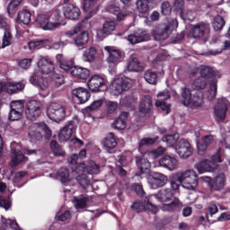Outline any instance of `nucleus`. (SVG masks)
I'll return each instance as SVG.
<instances>
[{
  "label": "nucleus",
  "mask_w": 230,
  "mask_h": 230,
  "mask_svg": "<svg viewBox=\"0 0 230 230\" xmlns=\"http://www.w3.org/2000/svg\"><path fill=\"white\" fill-rule=\"evenodd\" d=\"M172 191H179L181 186L185 190L195 191L199 186L197 172L193 170H186L176 172L170 181Z\"/></svg>",
  "instance_id": "nucleus-1"
},
{
  "label": "nucleus",
  "mask_w": 230,
  "mask_h": 230,
  "mask_svg": "<svg viewBox=\"0 0 230 230\" xmlns=\"http://www.w3.org/2000/svg\"><path fill=\"white\" fill-rule=\"evenodd\" d=\"M155 199L160 200V202H171L169 204H164L161 207L162 211H175L181 208V200L179 198L173 196V190L172 189H162L156 194H155Z\"/></svg>",
  "instance_id": "nucleus-2"
},
{
  "label": "nucleus",
  "mask_w": 230,
  "mask_h": 230,
  "mask_svg": "<svg viewBox=\"0 0 230 230\" xmlns=\"http://www.w3.org/2000/svg\"><path fill=\"white\" fill-rule=\"evenodd\" d=\"M66 106L58 102H52L47 109V116L52 121L60 123L66 118Z\"/></svg>",
  "instance_id": "nucleus-3"
},
{
  "label": "nucleus",
  "mask_w": 230,
  "mask_h": 230,
  "mask_svg": "<svg viewBox=\"0 0 230 230\" xmlns=\"http://www.w3.org/2000/svg\"><path fill=\"white\" fill-rule=\"evenodd\" d=\"M210 31L211 28L209 27V23L201 22L192 26L190 31V37H192V39H202L203 37L205 40H208Z\"/></svg>",
  "instance_id": "nucleus-4"
},
{
  "label": "nucleus",
  "mask_w": 230,
  "mask_h": 230,
  "mask_svg": "<svg viewBox=\"0 0 230 230\" xmlns=\"http://www.w3.org/2000/svg\"><path fill=\"white\" fill-rule=\"evenodd\" d=\"M206 182H208L210 191H222L226 188V174L219 173L215 178L209 176L202 177Z\"/></svg>",
  "instance_id": "nucleus-5"
},
{
  "label": "nucleus",
  "mask_w": 230,
  "mask_h": 230,
  "mask_svg": "<svg viewBox=\"0 0 230 230\" xmlns=\"http://www.w3.org/2000/svg\"><path fill=\"white\" fill-rule=\"evenodd\" d=\"M51 19V13H43L37 16L36 22L40 26L42 30L45 31H53L57 30L58 26H60V22H49Z\"/></svg>",
  "instance_id": "nucleus-6"
},
{
  "label": "nucleus",
  "mask_w": 230,
  "mask_h": 230,
  "mask_svg": "<svg viewBox=\"0 0 230 230\" xmlns=\"http://www.w3.org/2000/svg\"><path fill=\"white\" fill-rule=\"evenodd\" d=\"M104 49L108 53V64L117 65L119 64V62H122L125 58V52L116 49V47L107 46Z\"/></svg>",
  "instance_id": "nucleus-7"
},
{
  "label": "nucleus",
  "mask_w": 230,
  "mask_h": 230,
  "mask_svg": "<svg viewBox=\"0 0 230 230\" xmlns=\"http://www.w3.org/2000/svg\"><path fill=\"white\" fill-rule=\"evenodd\" d=\"M42 113V104L37 101H31L26 105L25 114L28 119H37Z\"/></svg>",
  "instance_id": "nucleus-8"
},
{
  "label": "nucleus",
  "mask_w": 230,
  "mask_h": 230,
  "mask_svg": "<svg viewBox=\"0 0 230 230\" xmlns=\"http://www.w3.org/2000/svg\"><path fill=\"white\" fill-rule=\"evenodd\" d=\"M176 153L178 155L181 157V159H188L193 154V148L190 142L186 139H180L174 146Z\"/></svg>",
  "instance_id": "nucleus-9"
},
{
  "label": "nucleus",
  "mask_w": 230,
  "mask_h": 230,
  "mask_svg": "<svg viewBox=\"0 0 230 230\" xmlns=\"http://www.w3.org/2000/svg\"><path fill=\"white\" fill-rule=\"evenodd\" d=\"M0 29L4 31L2 48H6L7 46H10L12 42V32H10V24H8L6 17L3 14H0Z\"/></svg>",
  "instance_id": "nucleus-10"
},
{
  "label": "nucleus",
  "mask_w": 230,
  "mask_h": 230,
  "mask_svg": "<svg viewBox=\"0 0 230 230\" xmlns=\"http://www.w3.org/2000/svg\"><path fill=\"white\" fill-rule=\"evenodd\" d=\"M168 182V177L161 172H153L149 176V184L153 190L163 188Z\"/></svg>",
  "instance_id": "nucleus-11"
},
{
  "label": "nucleus",
  "mask_w": 230,
  "mask_h": 230,
  "mask_svg": "<svg viewBox=\"0 0 230 230\" xmlns=\"http://www.w3.org/2000/svg\"><path fill=\"white\" fill-rule=\"evenodd\" d=\"M159 164L163 168H166L167 170L173 172V170H177V166H179V161L177 158H175V156L165 155L159 160Z\"/></svg>",
  "instance_id": "nucleus-12"
},
{
  "label": "nucleus",
  "mask_w": 230,
  "mask_h": 230,
  "mask_svg": "<svg viewBox=\"0 0 230 230\" xmlns=\"http://www.w3.org/2000/svg\"><path fill=\"white\" fill-rule=\"evenodd\" d=\"M130 89V83L123 80L117 79L111 84V93L114 96H119L124 91H128Z\"/></svg>",
  "instance_id": "nucleus-13"
},
{
  "label": "nucleus",
  "mask_w": 230,
  "mask_h": 230,
  "mask_svg": "<svg viewBox=\"0 0 230 230\" xmlns=\"http://www.w3.org/2000/svg\"><path fill=\"white\" fill-rule=\"evenodd\" d=\"M132 211H136L137 213H143V211H152L153 213H155L156 208L154 206V204L144 200V201H135L131 205Z\"/></svg>",
  "instance_id": "nucleus-14"
},
{
  "label": "nucleus",
  "mask_w": 230,
  "mask_h": 230,
  "mask_svg": "<svg viewBox=\"0 0 230 230\" xmlns=\"http://www.w3.org/2000/svg\"><path fill=\"white\" fill-rule=\"evenodd\" d=\"M75 121L71 120L69 121L60 131L58 135V138L60 143H66V141H69L71 139V137L73 136L75 132Z\"/></svg>",
  "instance_id": "nucleus-15"
},
{
  "label": "nucleus",
  "mask_w": 230,
  "mask_h": 230,
  "mask_svg": "<svg viewBox=\"0 0 230 230\" xmlns=\"http://www.w3.org/2000/svg\"><path fill=\"white\" fill-rule=\"evenodd\" d=\"M87 85L90 91H93V93H98V91L105 85V79L100 75H94L89 79Z\"/></svg>",
  "instance_id": "nucleus-16"
},
{
  "label": "nucleus",
  "mask_w": 230,
  "mask_h": 230,
  "mask_svg": "<svg viewBox=\"0 0 230 230\" xmlns=\"http://www.w3.org/2000/svg\"><path fill=\"white\" fill-rule=\"evenodd\" d=\"M114 30H116V22H105L102 30L97 32V38L99 40H103V39H107L109 35H112V31H114Z\"/></svg>",
  "instance_id": "nucleus-17"
},
{
  "label": "nucleus",
  "mask_w": 230,
  "mask_h": 230,
  "mask_svg": "<svg viewBox=\"0 0 230 230\" xmlns=\"http://www.w3.org/2000/svg\"><path fill=\"white\" fill-rule=\"evenodd\" d=\"M103 148L108 152V154H114L116 152V146H118V142L114 137V133L111 132L102 140Z\"/></svg>",
  "instance_id": "nucleus-18"
},
{
  "label": "nucleus",
  "mask_w": 230,
  "mask_h": 230,
  "mask_svg": "<svg viewBox=\"0 0 230 230\" xmlns=\"http://www.w3.org/2000/svg\"><path fill=\"white\" fill-rule=\"evenodd\" d=\"M38 67L42 75H49L52 71H55L53 61L46 58H40L39 59Z\"/></svg>",
  "instance_id": "nucleus-19"
},
{
  "label": "nucleus",
  "mask_w": 230,
  "mask_h": 230,
  "mask_svg": "<svg viewBox=\"0 0 230 230\" xmlns=\"http://www.w3.org/2000/svg\"><path fill=\"white\" fill-rule=\"evenodd\" d=\"M77 168H82L83 172H86L89 175H98L100 173V165L96 164L93 160H90L87 164H78Z\"/></svg>",
  "instance_id": "nucleus-20"
},
{
  "label": "nucleus",
  "mask_w": 230,
  "mask_h": 230,
  "mask_svg": "<svg viewBox=\"0 0 230 230\" xmlns=\"http://www.w3.org/2000/svg\"><path fill=\"white\" fill-rule=\"evenodd\" d=\"M214 112L217 118L221 119V121H224L227 114V100L220 99L215 107Z\"/></svg>",
  "instance_id": "nucleus-21"
},
{
  "label": "nucleus",
  "mask_w": 230,
  "mask_h": 230,
  "mask_svg": "<svg viewBox=\"0 0 230 230\" xmlns=\"http://www.w3.org/2000/svg\"><path fill=\"white\" fill-rule=\"evenodd\" d=\"M199 75L201 78H204L209 82L212 78H220L218 72L215 71L213 67L208 66H201L199 67Z\"/></svg>",
  "instance_id": "nucleus-22"
},
{
  "label": "nucleus",
  "mask_w": 230,
  "mask_h": 230,
  "mask_svg": "<svg viewBox=\"0 0 230 230\" xmlns=\"http://www.w3.org/2000/svg\"><path fill=\"white\" fill-rule=\"evenodd\" d=\"M64 15L66 19L76 21L80 17V8L74 4H68L64 6Z\"/></svg>",
  "instance_id": "nucleus-23"
},
{
  "label": "nucleus",
  "mask_w": 230,
  "mask_h": 230,
  "mask_svg": "<svg viewBox=\"0 0 230 230\" xmlns=\"http://www.w3.org/2000/svg\"><path fill=\"white\" fill-rule=\"evenodd\" d=\"M71 75L72 76H74V78H77V80H82L83 82H85L87 78H89V76L91 75V72L87 68L75 66L72 68Z\"/></svg>",
  "instance_id": "nucleus-24"
},
{
  "label": "nucleus",
  "mask_w": 230,
  "mask_h": 230,
  "mask_svg": "<svg viewBox=\"0 0 230 230\" xmlns=\"http://www.w3.org/2000/svg\"><path fill=\"white\" fill-rule=\"evenodd\" d=\"M196 168L199 173H204V172H213V170H217L218 164H214L211 160L206 159L196 164Z\"/></svg>",
  "instance_id": "nucleus-25"
},
{
  "label": "nucleus",
  "mask_w": 230,
  "mask_h": 230,
  "mask_svg": "<svg viewBox=\"0 0 230 230\" xmlns=\"http://www.w3.org/2000/svg\"><path fill=\"white\" fill-rule=\"evenodd\" d=\"M30 82L32 84V85H36L40 88L41 91H47L48 87H49L48 79L40 77L38 73L31 76Z\"/></svg>",
  "instance_id": "nucleus-26"
},
{
  "label": "nucleus",
  "mask_w": 230,
  "mask_h": 230,
  "mask_svg": "<svg viewBox=\"0 0 230 230\" xmlns=\"http://www.w3.org/2000/svg\"><path fill=\"white\" fill-rule=\"evenodd\" d=\"M72 94L78 99L79 103H85V102H89V98H91L89 91L82 87L74 89Z\"/></svg>",
  "instance_id": "nucleus-27"
},
{
  "label": "nucleus",
  "mask_w": 230,
  "mask_h": 230,
  "mask_svg": "<svg viewBox=\"0 0 230 230\" xmlns=\"http://www.w3.org/2000/svg\"><path fill=\"white\" fill-rule=\"evenodd\" d=\"M152 35H153L155 40H166V39H168V37H170L171 33L168 31V27L162 25V26L155 29L152 31Z\"/></svg>",
  "instance_id": "nucleus-28"
},
{
  "label": "nucleus",
  "mask_w": 230,
  "mask_h": 230,
  "mask_svg": "<svg viewBox=\"0 0 230 230\" xmlns=\"http://www.w3.org/2000/svg\"><path fill=\"white\" fill-rule=\"evenodd\" d=\"M126 69L127 71L141 73V71H143L145 68L143 67V65H141L137 58L131 57L128 60Z\"/></svg>",
  "instance_id": "nucleus-29"
},
{
  "label": "nucleus",
  "mask_w": 230,
  "mask_h": 230,
  "mask_svg": "<svg viewBox=\"0 0 230 230\" xmlns=\"http://www.w3.org/2000/svg\"><path fill=\"white\" fill-rule=\"evenodd\" d=\"M213 141H215L213 136L208 135L204 137L201 139V142L197 145L199 155H204V154H206V150H208V146H209Z\"/></svg>",
  "instance_id": "nucleus-30"
},
{
  "label": "nucleus",
  "mask_w": 230,
  "mask_h": 230,
  "mask_svg": "<svg viewBox=\"0 0 230 230\" xmlns=\"http://www.w3.org/2000/svg\"><path fill=\"white\" fill-rule=\"evenodd\" d=\"M24 161H28V157L24 156L22 151L13 150L12 152V161L10 163V166H12V168H16V166H19V164Z\"/></svg>",
  "instance_id": "nucleus-31"
},
{
  "label": "nucleus",
  "mask_w": 230,
  "mask_h": 230,
  "mask_svg": "<svg viewBox=\"0 0 230 230\" xmlns=\"http://www.w3.org/2000/svg\"><path fill=\"white\" fill-rule=\"evenodd\" d=\"M148 39H150V37L146 32H135L127 37V40L130 42V44H139V42H145V40H148Z\"/></svg>",
  "instance_id": "nucleus-32"
},
{
  "label": "nucleus",
  "mask_w": 230,
  "mask_h": 230,
  "mask_svg": "<svg viewBox=\"0 0 230 230\" xmlns=\"http://www.w3.org/2000/svg\"><path fill=\"white\" fill-rule=\"evenodd\" d=\"M57 62L59 64L60 69H63V71H66V73H70L72 75V69L75 67L73 66V62L67 61L64 58V55L58 54L56 56Z\"/></svg>",
  "instance_id": "nucleus-33"
},
{
  "label": "nucleus",
  "mask_w": 230,
  "mask_h": 230,
  "mask_svg": "<svg viewBox=\"0 0 230 230\" xmlns=\"http://www.w3.org/2000/svg\"><path fill=\"white\" fill-rule=\"evenodd\" d=\"M153 107L154 105L152 104V97H150V95H145L142 99V102H140L139 111L142 114H148V112L152 111Z\"/></svg>",
  "instance_id": "nucleus-34"
},
{
  "label": "nucleus",
  "mask_w": 230,
  "mask_h": 230,
  "mask_svg": "<svg viewBox=\"0 0 230 230\" xmlns=\"http://www.w3.org/2000/svg\"><path fill=\"white\" fill-rule=\"evenodd\" d=\"M106 11L109 12L110 13H113L114 15H118L117 16L118 21H121L123 17H127V15L128 14V12L127 11H125L124 13L119 12V5H118L117 3L110 4L106 7Z\"/></svg>",
  "instance_id": "nucleus-35"
},
{
  "label": "nucleus",
  "mask_w": 230,
  "mask_h": 230,
  "mask_svg": "<svg viewBox=\"0 0 230 230\" xmlns=\"http://www.w3.org/2000/svg\"><path fill=\"white\" fill-rule=\"evenodd\" d=\"M57 179L58 181H60L62 184H66V182H71V174H70L69 169L66 167H61L57 172Z\"/></svg>",
  "instance_id": "nucleus-36"
},
{
  "label": "nucleus",
  "mask_w": 230,
  "mask_h": 230,
  "mask_svg": "<svg viewBox=\"0 0 230 230\" xmlns=\"http://www.w3.org/2000/svg\"><path fill=\"white\" fill-rule=\"evenodd\" d=\"M128 118V112L123 111L119 117L113 123V128L117 130H123L127 128V119Z\"/></svg>",
  "instance_id": "nucleus-37"
},
{
  "label": "nucleus",
  "mask_w": 230,
  "mask_h": 230,
  "mask_svg": "<svg viewBox=\"0 0 230 230\" xmlns=\"http://www.w3.org/2000/svg\"><path fill=\"white\" fill-rule=\"evenodd\" d=\"M157 97L162 99L155 102L156 107H160L162 111H166L168 112L170 106L163 100H170V94L167 92H161L157 94Z\"/></svg>",
  "instance_id": "nucleus-38"
},
{
  "label": "nucleus",
  "mask_w": 230,
  "mask_h": 230,
  "mask_svg": "<svg viewBox=\"0 0 230 230\" xmlns=\"http://www.w3.org/2000/svg\"><path fill=\"white\" fill-rule=\"evenodd\" d=\"M208 84H209V81L199 76L191 83L190 87L194 91H204L208 87Z\"/></svg>",
  "instance_id": "nucleus-39"
},
{
  "label": "nucleus",
  "mask_w": 230,
  "mask_h": 230,
  "mask_svg": "<svg viewBox=\"0 0 230 230\" xmlns=\"http://www.w3.org/2000/svg\"><path fill=\"white\" fill-rule=\"evenodd\" d=\"M218 213V207L216 204L210 203L207 208L206 218L209 224H215L217 219H215V215Z\"/></svg>",
  "instance_id": "nucleus-40"
},
{
  "label": "nucleus",
  "mask_w": 230,
  "mask_h": 230,
  "mask_svg": "<svg viewBox=\"0 0 230 230\" xmlns=\"http://www.w3.org/2000/svg\"><path fill=\"white\" fill-rule=\"evenodd\" d=\"M17 22L19 24H30L31 22V13L26 9L20 11L17 15Z\"/></svg>",
  "instance_id": "nucleus-41"
},
{
  "label": "nucleus",
  "mask_w": 230,
  "mask_h": 230,
  "mask_svg": "<svg viewBox=\"0 0 230 230\" xmlns=\"http://www.w3.org/2000/svg\"><path fill=\"white\" fill-rule=\"evenodd\" d=\"M96 55H98L96 49L94 47H90L84 51L83 58L84 62H94V60H96Z\"/></svg>",
  "instance_id": "nucleus-42"
},
{
  "label": "nucleus",
  "mask_w": 230,
  "mask_h": 230,
  "mask_svg": "<svg viewBox=\"0 0 230 230\" xmlns=\"http://www.w3.org/2000/svg\"><path fill=\"white\" fill-rule=\"evenodd\" d=\"M73 202L76 209H85L87 208V202H89V197L84 195L75 197Z\"/></svg>",
  "instance_id": "nucleus-43"
},
{
  "label": "nucleus",
  "mask_w": 230,
  "mask_h": 230,
  "mask_svg": "<svg viewBox=\"0 0 230 230\" xmlns=\"http://www.w3.org/2000/svg\"><path fill=\"white\" fill-rule=\"evenodd\" d=\"M5 89L9 94H15V93H19L24 89V84L22 83H7Z\"/></svg>",
  "instance_id": "nucleus-44"
},
{
  "label": "nucleus",
  "mask_w": 230,
  "mask_h": 230,
  "mask_svg": "<svg viewBox=\"0 0 230 230\" xmlns=\"http://www.w3.org/2000/svg\"><path fill=\"white\" fill-rule=\"evenodd\" d=\"M75 46L82 48L89 42V33L87 31H82L77 37L74 39Z\"/></svg>",
  "instance_id": "nucleus-45"
},
{
  "label": "nucleus",
  "mask_w": 230,
  "mask_h": 230,
  "mask_svg": "<svg viewBox=\"0 0 230 230\" xmlns=\"http://www.w3.org/2000/svg\"><path fill=\"white\" fill-rule=\"evenodd\" d=\"M50 150H52L53 154L55 155H58V157H64L66 155V151L62 148V146L58 145V142L56 140H52L49 143Z\"/></svg>",
  "instance_id": "nucleus-46"
},
{
  "label": "nucleus",
  "mask_w": 230,
  "mask_h": 230,
  "mask_svg": "<svg viewBox=\"0 0 230 230\" xmlns=\"http://www.w3.org/2000/svg\"><path fill=\"white\" fill-rule=\"evenodd\" d=\"M181 103L185 105V107H188V105H190V103L191 102V98H193V96H191V90L187 87L181 88Z\"/></svg>",
  "instance_id": "nucleus-47"
},
{
  "label": "nucleus",
  "mask_w": 230,
  "mask_h": 230,
  "mask_svg": "<svg viewBox=\"0 0 230 230\" xmlns=\"http://www.w3.org/2000/svg\"><path fill=\"white\" fill-rule=\"evenodd\" d=\"M136 163L140 173H145L150 170V162L146 158H137Z\"/></svg>",
  "instance_id": "nucleus-48"
},
{
  "label": "nucleus",
  "mask_w": 230,
  "mask_h": 230,
  "mask_svg": "<svg viewBox=\"0 0 230 230\" xmlns=\"http://www.w3.org/2000/svg\"><path fill=\"white\" fill-rule=\"evenodd\" d=\"M144 78L146 82H147V84H151V85H155V84H157L158 75L156 72L147 70L144 75Z\"/></svg>",
  "instance_id": "nucleus-49"
},
{
  "label": "nucleus",
  "mask_w": 230,
  "mask_h": 230,
  "mask_svg": "<svg viewBox=\"0 0 230 230\" xmlns=\"http://www.w3.org/2000/svg\"><path fill=\"white\" fill-rule=\"evenodd\" d=\"M226 25V20L221 15H217L215 17L212 26L215 31H220L222 28Z\"/></svg>",
  "instance_id": "nucleus-50"
},
{
  "label": "nucleus",
  "mask_w": 230,
  "mask_h": 230,
  "mask_svg": "<svg viewBox=\"0 0 230 230\" xmlns=\"http://www.w3.org/2000/svg\"><path fill=\"white\" fill-rule=\"evenodd\" d=\"M75 180L77 181L78 184L84 188V190L87 189L88 186H91V180H89L85 174H79L77 177H75Z\"/></svg>",
  "instance_id": "nucleus-51"
},
{
  "label": "nucleus",
  "mask_w": 230,
  "mask_h": 230,
  "mask_svg": "<svg viewBox=\"0 0 230 230\" xmlns=\"http://www.w3.org/2000/svg\"><path fill=\"white\" fill-rule=\"evenodd\" d=\"M21 3H22V0H11L7 7V12L9 15H11L12 17L15 15V13L17 12V7L19 6V4H21Z\"/></svg>",
  "instance_id": "nucleus-52"
},
{
  "label": "nucleus",
  "mask_w": 230,
  "mask_h": 230,
  "mask_svg": "<svg viewBox=\"0 0 230 230\" xmlns=\"http://www.w3.org/2000/svg\"><path fill=\"white\" fill-rule=\"evenodd\" d=\"M180 16L183 21H193L195 16L193 15V12L190 10L182 9L179 11Z\"/></svg>",
  "instance_id": "nucleus-53"
},
{
  "label": "nucleus",
  "mask_w": 230,
  "mask_h": 230,
  "mask_svg": "<svg viewBox=\"0 0 230 230\" xmlns=\"http://www.w3.org/2000/svg\"><path fill=\"white\" fill-rule=\"evenodd\" d=\"M29 137H31V141H40V139H42V133H40V131L35 128H31Z\"/></svg>",
  "instance_id": "nucleus-54"
},
{
  "label": "nucleus",
  "mask_w": 230,
  "mask_h": 230,
  "mask_svg": "<svg viewBox=\"0 0 230 230\" xmlns=\"http://www.w3.org/2000/svg\"><path fill=\"white\" fill-rule=\"evenodd\" d=\"M85 21H89V17H85L84 21H82V22L77 23L73 31H70L67 32V35L73 36V35H76V33H80V31L84 30V22H85Z\"/></svg>",
  "instance_id": "nucleus-55"
},
{
  "label": "nucleus",
  "mask_w": 230,
  "mask_h": 230,
  "mask_svg": "<svg viewBox=\"0 0 230 230\" xmlns=\"http://www.w3.org/2000/svg\"><path fill=\"white\" fill-rule=\"evenodd\" d=\"M102 105H103V100L94 101L90 106L85 108V111L86 112H93V111H98Z\"/></svg>",
  "instance_id": "nucleus-56"
},
{
  "label": "nucleus",
  "mask_w": 230,
  "mask_h": 230,
  "mask_svg": "<svg viewBox=\"0 0 230 230\" xmlns=\"http://www.w3.org/2000/svg\"><path fill=\"white\" fill-rule=\"evenodd\" d=\"M203 103H204V99L202 97L193 95L190 99V102L189 105H191V107H202Z\"/></svg>",
  "instance_id": "nucleus-57"
},
{
  "label": "nucleus",
  "mask_w": 230,
  "mask_h": 230,
  "mask_svg": "<svg viewBox=\"0 0 230 230\" xmlns=\"http://www.w3.org/2000/svg\"><path fill=\"white\" fill-rule=\"evenodd\" d=\"M136 4H137V8L140 13H146L148 12V10H150L148 4H146L141 0L137 1Z\"/></svg>",
  "instance_id": "nucleus-58"
},
{
  "label": "nucleus",
  "mask_w": 230,
  "mask_h": 230,
  "mask_svg": "<svg viewBox=\"0 0 230 230\" xmlns=\"http://www.w3.org/2000/svg\"><path fill=\"white\" fill-rule=\"evenodd\" d=\"M21 118H22V111L11 109L9 112V119L11 121H18V119H21Z\"/></svg>",
  "instance_id": "nucleus-59"
},
{
  "label": "nucleus",
  "mask_w": 230,
  "mask_h": 230,
  "mask_svg": "<svg viewBox=\"0 0 230 230\" xmlns=\"http://www.w3.org/2000/svg\"><path fill=\"white\" fill-rule=\"evenodd\" d=\"M177 26H179V22H177V19H170L168 21V24L164 25V27L167 28L169 33H172L173 30L177 29Z\"/></svg>",
  "instance_id": "nucleus-60"
},
{
  "label": "nucleus",
  "mask_w": 230,
  "mask_h": 230,
  "mask_svg": "<svg viewBox=\"0 0 230 230\" xmlns=\"http://www.w3.org/2000/svg\"><path fill=\"white\" fill-rule=\"evenodd\" d=\"M215 98H217V83H212L210 84V88L208 90V100L211 102L215 100Z\"/></svg>",
  "instance_id": "nucleus-61"
},
{
  "label": "nucleus",
  "mask_w": 230,
  "mask_h": 230,
  "mask_svg": "<svg viewBox=\"0 0 230 230\" xmlns=\"http://www.w3.org/2000/svg\"><path fill=\"white\" fill-rule=\"evenodd\" d=\"M11 109L13 111H18L20 112H23L24 111V103L22 101H14L11 102Z\"/></svg>",
  "instance_id": "nucleus-62"
},
{
  "label": "nucleus",
  "mask_w": 230,
  "mask_h": 230,
  "mask_svg": "<svg viewBox=\"0 0 230 230\" xmlns=\"http://www.w3.org/2000/svg\"><path fill=\"white\" fill-rule=\"evenodd\" d=\"M38 127L40 130H43V132H45V137L47 139H49V137H51V129L49 128V127L47 126L46 123L40 122V124H38Z\"/></svg>",
  "instance_id": "nucleus-63"
},
{
  "label": "nucleus",
  "mask_w": 230,
  "mask_h": 230,
  "mask_svg": "<svg viewBox=\"0 0 230 230\" xmlns=\"http://www.w3.org/2000/svg\"><path fill=\"white\" fill-rule=\"evenodd\" d=\"M161 13L163 15H170L172 13V5H170V3L164 2L161 5Z\"/></svg>",
  "instance_id": "nucleus-64"
}]
</instances>
